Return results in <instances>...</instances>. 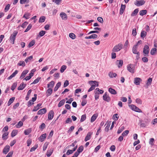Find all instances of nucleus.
Wrapping results in <instances>:
<instances>
[{
	"label": "nucleus",
	"mask_w": 157,
	"mask_h": 157,
	"mask_svg": "<svg viewBox=\"0 0 157 157\" xmlns=\"http://www.w3.org/2000/svg\"><path fill=\"white\" fill-rule=\"evenodd\" d=\"M123 46V44H119L113 47L112 49V52H118L122 49Z\"/></svg>",
	"instance_id": "obj_1"
},
{
	"label": "nucleus",
	"mask_w": 157,
	"mask_h": 157,
	"mask_svg": "<svg viewBox=\"0 0 157 157\" xmlns=\"http://www.w3.org/2000/svg\"><path fill=\"white\" fill-rule=\"evenodd\" d=\"M17 32L16 31H14L10 38V40L11 41V42L13 44L14 43V41L15 39L16 36L17 35Z\"/></svg>",
	"instance_id": "obj_2"
},
{
	"label": "nucleus",
	"mask_w": 157,
	"mask_h": 157,
	"mask_svg": "<svg viewBox=\"0 0 157 157\" xmlns=\"http://www.w3.org/2000/svg\"><path fill=\"white\" fill-rule=\"evenodd\" d=\"M130 108L132 110L139 113H141V110L134 105H129Z\"/></svg>",
	"instance_id": "obj_3"
},
{
	"label": "nucleus",
	"mask_w": 157,
	"mask_h": 157,
	"mask_svg": "<svg viewBox=\"0 0 157 157\" xmlns=\"http://www.w3.org/2000/svg\"><path fill=\"white\" fill-rule=\"evenodd\" d=\"M127 70L129 71L132 73H134L135 67L134 65L132 64H129L127 66Z\"/></svg>",
	"instance_id": "obj_4"
},
{
	"label": "nucleus",
	"mask_w": 157,
	"mask_h": 157,
	"mask_svg": "<svg viewBox=\"0 0 157 157\" xmlns=\"http://www.w3.org/2000/svg\"><path fill=\"white\" fill-rule=\"evenodd\" d=\"M145 2L144 0H136L134 2V4L137 6H139L143 5L145 3Z\"/></svg>",
	"instance_id": "obj_5"
},
{
	"label": "nucleus",
	"mask_w": 157,
	"mask_h": 157,
	"mask_svg": "<svg viewBox=\"0 0 157 157\" xmlns=\"http://www.w3.org/2000/svg\"><path fill=\"white\" fill-rule=\"evenodd\" d=\"M149 52V47L147 45H145L144 46V48L143 53L144 56H148V54Z\"/></svg>",
	"instance_id": "obj_6"
},
{
	"label": "nucleus",
	"mask_w": 157,
	"mask_h": 157,
	"mask_svg": "<svg viewBox=\"0 0 157 157\" xmlns=\"http://www.w3.org/2000/svg\"><path fill=\"white\" fill-rule=\"evenodd\" d=\"M60 16L62 18V19L63 20H66L67 18V16L66 14L64 12H61L60 14Z\"/></svg>",
	"instance_id": "obj_7"
},
{
	"label": "nucleus",
	"mask_w": 157,
	"mask_h": 157,
	"mask_svg": "<svg viewBox=\"0 0 157 157\" xmlns=\"http://www.w3.org/2000/svg\"><path fill=\"white\" fill-rule=\"evenodd\" d=\"M103 99L107 102H109L110 100V98L107 95L106 93H105L103 96Z\"/></svg>",
	"instance_id": "obj_8"
},
{
	"label": "nucleus",
	"mask_w": 157,
	"mask_h": 157,
	"mask_svg": "<svg viewBox=\"0 0 157 157\" xmlns=\"http://www.w3.org/2000/svg\"><path fill=\"white\" fill-rule=\"evenodd\" d=\"M141 79L139 78L136 77L135 78L134 80V83L136 85H139L140 84V82H141Z\"/></svg>",
	"instance_id": "obj_9"
},
{
	"label": "nucleus",
	"mask_w": 157,
	"mask_h": 157,
	"mask_svg": "<svg viewBox=\"0 0 157 157\" xmlns=\"http://www.w3.org/2000/svg\"><path fill=\"white\" fill-rule=\"evenodd\" d=\"M47 112L46 108H44L40 109L37 112V114L38 115H42L45 113Z\"/></svg>",
	"instance_id": "obj_10"
},
{
	"label": "nucleus",
	"mask_w": 157,
	"mask_h": 157,
	"mask_svg": "<svg viewBox=\"0 0 157 157\" xmlns=\"http://www.w3.org/2000/svg\"><path fill=\"white\" fill-rule=\"evenodd\" d=\"M54 116V113L52 110L50 111L48 114V118L49 120H51L53 118Z\"/></svg>",
	"instance_id": "obj_11"
},
{
	"label": "nucleus",
	"mask_w": 157,
	"mask_h": 157,
	"mask_svg": "<svg viewBox=\"0 0 157 157\" xmlns=\"http://www.w3.org/2000/svg\"><path fill=\"white\" fill-rule=\"evenodd\" d=\"M10 149V147L9 145H6L5 146L3 149V152L4 154H6L9 151Z\"/></svg>",
	"instance_id": "obj_12"
},
{
	"label": "nucleus",
	"mask_w": 157,
	"mask_h": 157,
	"mask_svg": "<svg viewBox=\"0 0 157 157\" xmlns=\"http://www.w3.org/2000/svg\"><path fill=\"white\" fill-rule=\"evenodd\" d=\"M46 136L47 134L46 133H44L38 139L41 142L43 141L46 138Z\"/></svg>",
	"instance_id": "obj_13"
},
{
	"label": "nucleus",
	"mask_w": 157,
	"mask_h": 157,
	"mask_svg": "<svg viewBox=\"0 0 157 157\" xmlns=\"http://www.w3.org/2000/svg\"><path fill=\"white\" fill-rule=\"evenodd\" d=\"M28 72L29 71L28 70H24L22 72L20 78L21 79H22L24 78L25 77L26 75Z\"/></svg>",
	"instance_id": "obj_14"
},
{
	"label": "nucleus",
	"mask_w": 157,
	"mask_h": 157,
	"mask_svg": "<svg viewBox=\"0 0 157 157\" xmlns=\"http://www.w3.org/2000/svg\"><path fill=\"white\" fill-rule=\"evenodd\" d=\"M92 134V133L91 132H89L87 134L86 137L85 139V141H87L88 140H90L91 138V135Z\"/></svg>",
	"instance_id": "obj_15"
},
{
	"label": "nucleus",
	"mask_w": 157,
	"mask_h": 157,
	"mask_svg": "<svg viewBox=\"0 0 157 157\" xmlns=\"http://www.w3.org/2000/svg\"><path fill=\"white\" fill-rule=\"evenodd\" d=\"M9 132H5L2 135V139L4 140H6L8 137Z\"/></svg>",
	"instance_id": "obj_16"
},
{
	"label": "nucleus",
	"mask_w": 157,
	"mask_h": 157,
	"mask_svg": "<svg viewBox=\"0 0 157 157\" xmlns=\"http://www.w3.org/2000/svg\"><path fill=\"white\" fill-rule=\"evenodd\" d=\"M125 8V5L121 4V7L120 10V14L121 15L122 14Z\"/></svg>",
	"instance_id": "obj_17"
},
{
	"label": "nucleus",
	"mask_w": 157,
	"mask_h": 157,
	"mask_svg": "<svg viewBox=\"0 0 157 157\" xmlns=\"http://www.w3.org/2000/svg\"><path fill=\"white\" fill-rule=\"evenodd\" d=\"M98 37V36L96 34H92L89 36H86L85 38L86 39H95L96 38Z\"/></svg>",
	"instance_id": "obj_18"
},
{
	"label": "nucleus",
	"mask_w": 157,
	"mask_h": 157,
	"mask_svg": "<svg viewBox=\"0 0 157 157\" xmlns=\"http://www.w3.org/2000/svg\"><path fill=\"white\" fill-rule=\"evenodd\" d=\"M26 84H24L23 82L21 84L20 86L18 87L17 89L18 90H22L25 87Z\"/></svg>",
	"instance_id": "obj_19"
},
{
	"label": "nucleus",
	"mask_w": 157,
	"mask_h": 157,
	"mask_svg": "<svg viewBox=\"0 0 157 157\" xmlns=\"http://www.w3.org/2000/svg\"><path fill=\"white\" fill-rule=\"evenodd\" d=\"M52 93V90L51 88L48 89L46 92V96L48 97Z\"/></svg>",
	"instance_id": "obj_20"
},
{
	"label": "nucleus",
	"mask_w": 157,
	"mask_h": 157,
	"mask_svg": "<svg viewBox=\"0 0 157 157\" xmlns=\"http://www.w3.org/2000/svg\"><path fill=\"white\" fill-rule=\"evenodd\" d=\"M18 71L17 70L15 71L8 78V79H11L12 78L14 77L15 76L17 73Z\"/></svg>",
	"instance_id": "obj_21"
},
{
	"label": "nucleus",
	"mask_w": 157,
	"mask_h": 157,
	"mask_svg": "<svg viewBox=\"0 0 157 157\" xmlns=\"http://www.w3.org/2000/svg\"><path fill=\"white\" fill-rule=\"evenodd\" d=\"M138 47L137 46V45H134L132 49V52L134 54H136V53H138V52H138L137 50V48Z\"/></svg>",
	"instance_id": "obj_22"
},
{
	"label": "nucleus",
	"mask_w": 157,
	"mask_h": 157,
	"mask_svg": "<svg viewBox=\"0 0 157 157\" xmlns=\"http://www.w3.org/2000/svg\"><path fill=\"white\" fill-rule=\"evenodd\" d=\"M83 147L82 146H80L77 150V151L75 152V153H77L78 154V155L79 153L81 152L83 150Z\"/></svg>",
	"instance_id": "obj_23"
},
{
	"label": "nucleus",
	"mask_w": 157,
	"mask_h": 157,
	"mask_svg": "<svg viewBox=\"0 0 157 157\" xmlns=\"http://www.w3.org/2000/svg\"><path fill=\"white\" fill-rule=\"evenodd\" d=\"M41 104L40 103L38 104L36 106H34L33 109V111H36L37 110H38L39 108L41 106Z\"/></svg>",
	"instance_id": "obj_24"
},
{
	"label": "nucleus",
	"mask_w": 157,
	"mask_h": 157,
	"mask_svg": "<svg viewBox=\"0 0 157 157\" xmlns=\"http://www.w3.org/2000/svg\"><path fill=\"white\" fill-rule=\"evenodd\" d=\"M109 91L112 94H117L116 90L111 87L109 89Z\"/></svg>",
	"instance_id": "obj_25"
},
{
	"label": "nucleus",
	"mask_w": 157,
	"mask_h": 157,
	"mask_svg": "<svg viewBox=\"0 0 157 157\" xmlns=\"http://www.w3.org/2000/svg\"><path fill=\"white\" fill-rule=\"evenodd\" d=\"M139 11L138 9H136L131 14V16L133 17L136 16Z\"/></svg>",
	"instance_id": "obj_26"
},
{
	"label": "nucleus",
	"mask_w": 157,
	"mask_h": 157,
	"mask_svg": "<svg viewBox=\"0 0 157 157\" xmlns=\"http://www.w3.org/2000/svg\"><path fill=\"white\" fill-rule=\"evenodd\" d=\"M116 63L117 64L118 63V67H120L122 66L123 62L122 60H118L117 61Z\"/></svg>",
	"instance_id": "obj_27"
},
{
	"label": "nucleus",
	"mask_w": 157,
	"mask_h": 157,
	"mask_svg": "<svg viewBox=\"0 0 157 157\" xmlns=\"http://www.w3.org/2000/svg\"><path fill=\"white\" fill-rule=\"evenodd\" d=\"M147 12V10H142L140 11L139 14L140 15L142 16L146 14Z\"/></svg>",
	"instance_id": "obj_28"
},
{
	"label": "nucleus",
	"mask_w": 157,
	"mask_h": 157,
	"mask_svg": "<svg viewBox=\"0 0 157 157\" xmlns=\"http://www.w3.org/2000/svg\"><path fill=\"white\" fill-rule=\"evenodd\" d=\"M53 151V149H50L48 151L46 155L48 157H50L52 155Z\"/></svg>",
	"instance_id": "obj_29"
},
{
	"label": "nucleus",
	"mask_w": 157,
	"mask_h": 157,
	"mask_svg": "<svg viewBox=\"0 0 157 157\" xmlns=\"http://www.w3.org/2000/svg\"><path fill=\"white\" fill-rule=\"evenodd\" d=\"M147 33L145 31H142L140 34V36L142 38H144L146 36Z\"/></svg>",
	"instance_id": "obj_30"
},
{
	"label": "nucleus",
	"mask_w": 157,
	"mask_h": 157,
	"mask_svg": "<svg viewBox=\"0 0 157 157\" xmlns=\"http://www.w3.org/2000/svg\"><path fill=\"white\" fill-rule=\"evenodd\" d=\"M109 75L111 78L115 77L117 76V74L116 73H113L112 72H110L109 73Z\"/></svg>",
	"instance_id": "obj_31"
},
{
	"label": "nucleus",
	"mask_w": 157,
	"mask_h": 157,
	"mask_svg": "<svg viewBox=\"0 0 157 157\" xmlns=\"http://www.w3.org/2000/svg\"><path fill=\"white\" fill-rule=\"evenodd\" d=\"M15 99L14 97H12L9 100V101L8 102V105H10L14 101Z\"/></svg>",
	"instance_id": "obj_32"
},
{
	"label": "nucleus",
	"mask_w": 157,
	"mask_h": 157,
	"mask_svg": "<svg viewBox=\"0 0 157 157\" xmlns=\"http://www.w3.org/2000/svg\"><path fill=\"white\" fill-rule=\"evenodd\" d=\"M97 117V115L96 114H94L91 117L90 119V122H93L95 121Z\"/></svg>",
	"instance_id": "obj_33"
},
{
	"label": "nucleus",
	"mask_w": 157,
	"mask_h": 157,
	"mask_svg": "<svg viewBox=\"0 0 157 157\" xmlns=\"http://www.w3.org/2000/svg\"><path fill=\"white\" fill-rule=\"evenodd\" d=\"M32 131L31 128H29L28 129H27L25 130L24 131V133L25 135H29L30 133H31Z\"/></svg>",
	"instance_id": "obj_34"
},
{
	"label": "nucleus",
	"mask_w": 157,
	"mask_h": 157,
	"mask_svg": "<svg viewBox=\"0 0 157 157\" xmlns=\"http://www.w3.org/2000/svg\"><path fill=\"white\" fill-rule=\"evenodd\" d=\"M65 100L63 99L61 100L59 103L58 104V106L59 107H60L64 105L65 102Z\"/></svg>",
	"instance_id": "obj_35"
},
{
	"label": "nucleus",
	"mask_w": 157,
	"mask_h": 157,
	"mask_svg": "<svg viewBox=\"0 0 157 157\" xmlns=\"http://www.w3.org/2000/svg\"><path fill=\"white\" fill-rule=\"evenodd\" d=\"M54 82L53 81H51L49 84L47 85V87L48 88L50 87L52 88L53 87L54 85Z\"/></svg>",
	"instance_id": "obj_36"
},
{
	"label": "nucleus",
	"mask_w": 157,
	"mask_h": 157,
	"mask_svg": "<svg viewBox=\"0 0 157 157\" xmlns=\"http://www.w3.org/2000/svg\"><path fill=\"white\" fill-rule=\"evenodd\" d=\"M61 82H58L56 85V86H55L54 90V91H56L61 86Z\"/></svg>",
	"instance_id": "obj_37"
},
{
	"label": "nucleus",
	"mask_w": 157,
	"mask_h": 157,
	"mask_svg": "<svg viewBox=\"0 0 157 157\" xmlns=\"http://www.w3.org/2000/svg\"><path fill=\"white\" fill-rule=\"evenodd\" d=\"M23 125V123L21 121H20L18 122L17 124L15 125V126L17 128H19Z\"/></svg>",
	"instance_id": "obj_38"
},
{
	"label": "nucleus",
	"mask_w": 157,
	"mask_h": 157,
	"mask_svg": "<svg viewBox=\"0 0 157 157\" xmlns=\"http://www.w3.org/2000/svg\"><path fill=\"white\" fill-rule=\"evenodd\" d=\"M17 65L19 66H22L23 67H24L25 65V64L24 61H19L17 63Z\"/></svg>",
	"instance_id": "obj_39"
},
{
	"label": "nucleus",
	"mask_w": 157,
	"mask_h": 157,
	"mask_svg": "<svg viewBox=\"0 0 157 157\" xmlns=\"http://www.w3.org/2000/svg\"><path fill=\"white\" fill-rule=\"evenodd\" d=\"M157 52V50L156 48H152L151 51V54L152 55H154L156 52Z\"/></svg>",
	"instance_id": "obj_40"
},
{
	"label": "nucleus",
	"mask_w": 157,
	"mask_h": 157,
	"mask_svg": "<svg viewBox=\"0 0 157 157\" xmlns=\"http://www.w3.org/2000/svg\"><path fill=\"white\" fill-rule=\"evenodd\" d=\"M17 133V130H13L11 133V136L12 137L15 136Z\"/></svg>",
	"instance_id": "obj_41"
},
{
	"label": "nucleus",
	"mask_w": 157,
	"mask_h": 157,
	"mask_svg": "<svg viewBox=\"0 0 157 157\" xmlns=\"http://www.w3.org/2000/svg\"><path fill=\"white\" fill-rule=\"evenodd\" d=\"M33 56H30L29 57L26 58L25 59V61L26 63H27V62L31 61L32 60V59H33Z\"/></svg>",
	"instance_id": "obj_42"
},
{
	"label": "nucleus",
	"mask_w": 157,
	"mask_h": 157,
	"mask_svg": "<svg viewBox=\"0 0 157 157\" xmlns=\"http://www.w3.org/2000/svg\"><path fill=\"white\" fill-rule=\"evenodd\" d=\"M69 36L72 39H74L76 37L75 35L72 33H71L69 34Z\"/></svg>",
	"instance_id": "obj_43"
},
{
	"label": "nucleus",
	"mask_w": 157,
	"mask_h": 157,
	"mask_svg": "<svg viewBox=\"0 0 157 157\" xmlns=\"http://www.w3.org/2000/svg\"><path fill=\"white\" fill-rule=\"evenodd\" d=\"M67 66L66 65H63L60 69V71L61 73H63L65 70L66 69Z\"/></svg>",
	"instance_id": "obj_44"
},
{
	"label": "nucleus",
	"mask_w": 157,
	"mask_h": 157,
	"mask_svg": "<svg viewBox=\"0 0 157 157\" xmlns=\"http://www.w3.org/2000/svg\"><path fill=\"white\" fill-rule=\"evenodd\" d=\"M30 14L29 13H26L24 14L23 16V17L25 18L26 19H28L29 18V16Z\"/></svg>",
	"instance_id": "obj_45"
},
{
	"label": "nucleus",
	"mask_w": 157,
	"mask_h": 157,
	"mask_svg": "<svg viewBox=\"0 0 157 157\" xmlns=\"http://www.w3.org/2000/svg\"><path fill=\"white\" fill-rule=\"evenodd\" d=\"M86 118V115L85 114L83 115L82 116L80 121L81 122H82L84 121Z\"/></svg>",
	"instance_id": "obj_46"
},
{
	"label": "nucleus",
	"mask_w": 157,
	"mask_h": 157,
	"mask_svg": "<svg viewBox=\"0 0 157 157\" xmlns=\"http://www.w3.org/2000/svg\"><path fill=\"white\" fill-rule=\"evenodd\" d=\"M35 44V41L34 40H33L29 43L28 47L30 48L33 46Z\"/></svg>",
	"instance_id": "obj_47"
},
{
	"label": "nucleus",
	"mask_w": 157,
	"mask_h": 157,
	"mask_svg": "<svg viewBox=\"0 0 157 157\" xmlns=\"http://www.w3.org/2000/svg\"><path fill=\"white\" fill-rule=\"evenodd\" d=\"M45 19V18L44 16H42L40 18L39 21V22L41 23L43 22L44 21Z\"/></svg>",
	"instance_id": "obj_48"
},
{
	"label": "nucleus",
	"mask_w": 157,
	"mask_h": 157,
	"mask_svg": "<svg viewBox=\"0 0 157 157\" xmlns=\"http://www.w3.org/2000/svg\"><path fill=\"white\" fill-rule=\"evenodd\" d=\"M29 2V0H20V3L21 4H24L25 3H28Z\"/></svg>",
	"instance_id": "obj_49"
},
{
	"label": "nucleus",
	"mask_w": 157,
	"mask_h": 157,
	"mask_svg": "<svg viewBox=\"0 0 157 157\" xmlns=\"http://www.w3.org/2000/svg\"><path fill=\"white\" fill-rule=\"evenodd\" d=\"M136 34L137 33L136 31V29H133L132 30V34L133 35V36H135L136 35Z\"/></svg>",
	"instance_id": "obj_50"
},
{
	"label": "nucleus",
	"mask_w": 157,
	"mask_h": 157,
	"mask_svg": "<svg viewBox=\"0 0 157 157\" xmlns=\"http://www.w3.org/2000/svg\"><path fill=\"white\" fill-rule=\"evenodd\" d=\"M45 33L46 32L45 31L42 30L39 32V35L40 37H42L45 34Z\"/></svg>",
	"instance_id": "obj_51"
},
{
	"label": "nucleus",
	"mask_w": 157,
	"mask_h": 157,
	"mask_svg": "<svg viewBox=\"0 0 157 157\" xmlns=\"http://www.w3.org/2000/svg\"><path fill=\"white\" fill-rule=\"evenodd\" d=\"M155 142L154 139L153 138H151L150 139V141L149 142V144L151 145H153L154 144V143Z\"/></svg>",
	"instance_id": "obj_52"
},
{
	"label": "nucleus",
	"mask_w": 157,
	"mask_h": 157,
	"mask_svg": "<svg viewBox=\"0 0 157 157\" xmlns=\"http://www.w3.org/2000/svg\"><path fill=\"white\" fill-rule=\"evenodd\" d=\"M38 146L37 145H36L34 146L33 147H32L30 150V152H32L34 151L38 147Z\"/></svg>",
	"instance_id": "obj_53"
},
{
	"label": "nucleus",
	"mask_w": 157,
	"mask_h": 157,
	"mask_svg": "<svg viewBox=\"0 0 157 157\" xmlns=\"http://www.w3.org/2000/svg\"><path fill=\"white\" fill-rule=\"evenodd\" d=\"M128 133H129L128 130H126V131H124L123 132V133H122V135L123 136H126L128 134Z\"/></svg>",
	"instance_id": "obj_54"
},
{
	"label": "nucleus",
	"mask_w": 157,
	"mask_h": 157,
	"mask_svg": "<svg viewBox=\"0 0 157 157\" xmlns=\"http://www.w3.org/2000/svg\"><path fill=\"white\" fill-rule=\"evenodd\" d=\"M32 27V25H31V24H29V25L28 26L26 29L25 31V32H28L31 28Z\"/></svg>",
	"instance_id": "obj_55"
},
{
	"label": "nucleus",
	"mask_w": 157,
	"mask_h": 157,
	"mask_svg": "<svg viewBox=\"0 0 157 157\" xmlns=\"http://www.w3.org/2000/svg\"><path fill=\"white\" fill-rule=\"evenodd\" d=\"M97 20L101 23H103V20L102 17H98L97 18Z\"/></svg>",
	"instance_id": "obj_56"
},
{
	"label": "nucleus",
	"mask_w": 157,
	"mask_h": 157,
	"mask_svg": "<svg viewBox=\"0 0 157 157\" xmlns=\"http://www.w3.org/2000/svg\"><path fill=\"white\" fill-rule=\"evenodd\" d=\"M152 81V79L151 78H149L147 80V85L149 86L151 84Z\"/></svg>",
	"instance_id": "obj_57"
},
{
	"label": "nucleus",
	"mask_w": 157,
	"mask_h": 157,
	"mask_svg": "<svg viewBox=\"0 0 157 157\" xmlns=\"http://www.w3.org/2000/svg\"><path fill=\"white\" fill-rule=\"evenodd\" d=\"M113 119L115 121H117L118 120L119 118L118 115L117 114H115L113 115Z\"/></svg>",
	"instance_id": "obj_58"
},
{
	"label": "nucleus",
	"mask_w": 157,
	"mask_h": 157,
	"mask_svg": "<svg viewBox=\"0 0 157 157\" xmlns=\"http://www.w3.org/2000/svg\"><path fill=\"white\" fill-rule=\"evenodd\" d=\"M69 84V81L67 80H66L65 81L64 85H63V87H65L67 86Z\"/></svg>",
	"instance_id": "obj_59"
},
{
	"label": "nucleus",
	"mask_w": 157,
	"mask_h": 157,
	"mask_svg": "<svg viewBox=\"0 0 157 157\" xmlns=\"http://www.w3.org/2000/svg\"><path fill=\"white\" fill-rule=\"evenodd\" d=\"M40 79V78H37L36 79L34 80L33 82L32 83V84H36L37 83L39 82Z\"/></svg>",
	"instance_id": "obj_60"
},
{
	"label": "nucleus",
	"mask_w": 157,
	"mask_h": 157,
	"mask_svg": "<svg viewBox=\"0 0 157 157\" xmlns=\"http://www.w3.org/2000/svg\"><path fill=\"white\" fill-rule=\"evenodd\" d=\"M97 82L96 81H90L89 83L90 85H95Z\"/></svg>",
	"instance_id": "obj_61"
},
{
	"label": "nucleus",
	"mask_w": 157,
	"mask_h": 157,
	"mask_svg": "<svg viewBox=\"0 0 157 157\" xmlns=\"http://www.w3.org/2000/svg\"><path fill=\"white\" fill-rule=\"evenodd\" d=\"M17 84L16 83H13L11 86V89L12 90H13L16 88L17 86Z\"/></svg>",
	"instance_id": "obj_62"
},
{
	"label": "nucleus",
	"mask_w": 157,
	"mask_h": 157,
	"mask_svg": "<svg viewBox=\"0 0 157 157\" xmlns=\"http://www.w3.org/2000/svg\"><path fill=\"white\" fill-rule=\"evenodd\" d=\"M10 5L9 4L7 5L5 8V12H6L9 10L10 9Z\"/></svg>",
	"instance_id": "obj_63"
},
{
	"label": "nucleus",
	"mask_w": 157,
	"mask_h": 157,
	"mask_svg": "<svg viewBox=\"0 0 157 157\" xmlns=\"http://www.w3.org/2000/svg\"><path fill=\"white\" fill-rule=\"evenodd\" d=\"M142 61L144 63L147 62L148 61V59L147 58L144 57L142 58Z\"/></svg>",
	"instance_id": "obj_64"
}]
</instances>
